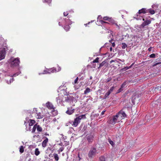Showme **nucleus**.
<instances>
[{"mask_svg": "<svg viewBox=\"0 0 161 161\" xmlns=\"http://www.w3.org/2000/svg\"><path fill=\"white\" fill-rule=\"evenodd\" d=\"M36 126L37 130L38 131L40 132L42 131V128L41 126H40L39 125H37Z\"/></svg>", "mask_w": 161, "mask_h": 161, "instance_id": "b1692460", "label": "nucleus"}, {"mask_svg": "<svg viewBox=\"0 0 161 161\" xmlns=\"http://www.w3.org/2000/svg\"><path fill=\"white\" fill-rule=\"evenodd\" d=\"M109 19V18L107 16L106 17H104L103 18V19L104 20H108Z\"/></svg>", "mask_w": 161, "mask_h": 161, "instance_id": "c03bdc74", "label": "nucleus"}, {"mask_svg": "<svg viewBox=\"0 0 161 161\" xmlns=\"http://www.w3.org/2000/svg\"><path fill=\"white\" fill-rule=\"evenodd\" d=\"M35 121L34 120L30 119L29 120V126H31L35 123Z\"/></svg>", "mask_w": 161, "mask_h": 161, "instance_id": "dca6fc26", "label": "nucleus"}, {"mask_svg": "<svg viewBox=\"0 0 161 161\" xmlns=\"http://www.w3.org/2000/svg\"><path fill=\"white\" fill-rule=\"evenodd\" d=\"M151 20H147L144 21L141 25V26L144 28L145 26L147 25L150 24Z\"/></svg>", "mask_w": 161, "mask_h": 161, "instance_id": "1a4fd4ad", "label": "nucleus"}, {"mask_svg": "<svg viewBox=\"0 0 161 161\" xmlns=\"http://www.w3.org/2000/svg\"><path fill=\"white\" fill-rule=\"evenodd\" d=\"M99 59V58L98 57L96 58L92 61V63H95L98 62Z\"/></svg>", "mask_w": 161, "mask_h": 161, "instance_id": "7c9ffc66", "label": "nucleus"}, {"mask_svg": "<svg viewBox=\"0 0 161 161\" xmlns=\"http://www.w3.org/2000/svg\"><path fill=\"white\" fill-rule=\"evenodd\" d=\"M79 78L78 77H77L76 79L74 81L75 84H77L78 83V80Z\"/></svg>", "mask_w": 161, "mask_h": 161, "instance_id": "ea45409f", "label": "nucleus"}, {"mask_svg": "<svg viewBox=\"0 0 161 161\" xmlns=\"http://www.w3.org/2000/svg\"><path fill=\"white\" fill-rule=\"evenodd\" d=\"M112 79L111 78H108L106 80V82L107 83L108 82H109Z\"/></svg>", "mask_w": 161, "mask_h": 161, "instance_id": "37998d69", "label": "nucleus"}, {"mask_svg": "<svg viewBox=\"0 0 161 161\" xmlns=\"http://www.w3.org/2000/svg\"><path fill=\"white\" fill-rule=\"evenodd\" d=\"M64 101L65 102L68 103L70 102L69 96H67L66 97H65Z\"/></svg>", "mask_w": 161, "mask_h": 161, "instance_id": "6ab92c4d", "label": "nucleus"}, {"mask_svg": "<svg viewBox=\"0 0 161 161\" xmlns=\"http://www.w3.org/2000/svg\"><path fill=\"white\" fill-rule=\"evenodd\" d=\"M56 71V70H52L51 72H52V73H53L55 71Z\"/></svg>", "mask_w": 161, "mask_h": 161, "instance_id": "052dcab7", "label": "nucleus"}, {"mask_svg": "<svg viewBox=\"0 0 161 161\" xmlns=\"http://www.w3.org/2000/svg\"><path fill=\"white\" fill-rule=\"evenodd\" d=\"M114 41V39H112L111 40H109V42L111 43H112V42Z\"/></svg>", "mask_w": 161, "mask_h": 161, "instance_id": "bf43d9fd", "label": "nucleus"}, {"mask_svg": "<svg viewBox=\"0 0 161 161\" xmlns=\"http://www.w3.org/2000/svg\"><path fill=\"white\" fill-rule=\"evenodd\" d=\"M86 118V117L85 114H82L78 116V117L75 119L72 125L75 127L77 126L78 124L80 123L81 119Z\"/></svg>", "mask_w": 161, "mask_h": 161, "instance_id": "f257e3e1", "label": "nucleus"}, {"mask_svg": "<svg viewBox=\"0 0 161 161\" xmlns=\"http://www.w3.org/2000/svg\"><path fill=\"white\" fill-rule=\"evenodd\" d=\"M58 24H59V26H61V25H62L60 24V22H59V23H58Z\"/></svg>", "mask_w": 161, "mask_h": 161, "instance_id": "338daca9", "label": "nucleus"}, {"mask_svg": "<svg viewBox=\"0 0 161 161\" xmlns=\"http://www.w3.org/2000/svg\"><path fill=\"white\" fill-rule=\"evenodd\" d=\"M120 120L124 118L126 116L125 113L122 110L120 111L117 114H116Z\"/></svg>", "mask_w": 161, "mask_h": 161, "instance_id": "423d86ee", "label": "nucleus"}, {"mask_svg": "<svg viewBox=\"0 0 161 161\" xmlns=\"http://www.w3.org/2000/svg\"><path fill=\"white\" fill-rule=\"evenodd\" d=\"M21 73L20 72H19L17 73H15V74H14L12 76V77H16V76L18 75L19 74Z\"/></svg>", "mask_w": 161, "mask_h": 161, "instance_id": "2f4dec72", "label": "nucleus"}, {"mask_svg": "<svg viewBox=\"0 0 161 161\" xmlns=\"http://www.w3.org/2000/svg\"><path fill=\"white\" fill-rule=\"evenodd\" d=\"M68 13L67 12H64V16H66L67 15H68Z\"/></svg>", "mask_w": 161, "mask_h": 161, "instance_id": "49530a36", "label": "nucleus"}, {"mask_svg": "<svg viewBox=\"0 0 161 161\" xmlns=\"http://www.w3.org/2000/svg\"><path fill=\"white\" fill-rule=\"evenodd\" d=\"M53 155L54 156V158L55 160L58 161L59 159V158L58 155L56 153H54Z\"/></svg>", "mask_w": 161, "mask_h": 161, "instance_id": "393cba45", "label": "nucleus"}, {"mask_svg": "<svg viewBox=\"0 0 161 161\" xmlns=\"http://www.w3.org/2000/svg\"><path fill=\"white\" fill-rule=\"evenodd\" d=\"M99 21L101 22V24H102L103 25L104 24H108V22L104 21L103 20H100Z\"/></svg>", "mask_w": 161, "mask_h": 161, "instance_id": "e433bc0d", "label": "nucleus"}, {"mask_svg": "<svg viewBox=\"0 0 161 161\" xmlns=\"http://www.w3.org/2000/svg\"><path fill=\"white\" fill-rule=\"evenodd\" d=\"M108 141L109 143L111 144L113 147H114V142L112 141L110 139L108 138Z\"/></svg>", "mask_w": 161, "mask_h": 161, "instance_id": "412c9836", "label": "nucleus"}, {"mask_svg": "<svg viewBox=\"0 0 161 161\" xmlns=\"http://www.w3.org/2000/svg\"><path fill=\"white\" fill-rule=\"evenodd\" d=\"M121 88L120 89L118 90V92H120V90H121Z\"/></svg>", "mask_w": 161, "mask_h": 161, "instance_id": "774afa93", "label": "nucleus"}, {"mask_svg": "<svg viewBox=\"0 0 161 161\" xmlns=\"http://www.w3.org/2000/svg\"><path fill=\"white\" fill-rule=\"evenodd\" d=\"M99 116V114H96L94 115L93 116L95 118H97Z\"/></svg>", "mask_w": 161, "mask_h": 161, "instance_id": "de8ad7c7", "label": "nucleus"}, {"mask_svg": "<svg viewBox=\"0 0 161 161\" xmlns=\"http://www.w3.org/2000/svg\"><path fill=\"white\" fill-rule=\"evenodd\" d=\"M64 147H61L59 149V151H60L61 152H62L63 151V150H64Z\"/></svg>", "mask_w": 161, "mask_h": 161, "instance_id": "a19ab883", "label": "nucleus"}, {"mask_svg": "<svg viewBox=\"0 0 161 161\" xmlns=\"http://www.w3.org/2000/svg\"><path fill=\"white\" fill-rule=\"evenodd\" d=\"M93 136L92 135H90L88 136L87 137V140L88 142H91L93 140Z\"/></svg>", "mask_w": 161, "mask_h": 161, "instance_id": "4468645a", "label": "nucleus"}, {"mask_svg": "<svg viewBox=\"0 0 161 161\" xmlns=\"http://www.w3.org/2000/svg\"><path fill=\"white\" fill-rule=\"evenodd\" d=\"M65 145L66 146H67V145H68L69 144V143L68 142H67L66 143H65Z\"/></svg>", "mask_w": 161, "mask_h": 161, "instance_id": "e2e57ef3", "label": "nucleus"}, {"mask_svg": "<svg viewBox=\"0 0 161 161\" xmlns=\"http://www.w3.org/2000/svg\"><path fill=\"white\" fill-rule=\"evenodd\" d=\"M106 62L105 61H103V62H102L101 63H100L99 64V67L98 68L99 69L100 68H101L102 66H103V65H105V64H106Z\"/></svg>", "mask_w": 161, "mask_h": 161, "instance_id": "5701e85b", "label": "nucleus"}, {"mask_svg": "<svg viewBox=\"0 0 161 161\" xmlns=\"http://www.w3.org/2000/svg\"><path fill=\"white\" fill-rule=\"evenodd\" d=\"M13 80H14V79L13 78L11 79H10V83H11V81L12 82L13 81Z\"/></svg>", "mask_w": 161, "mask_h": 161, "instance_id": "5fc2aeb1", "label": "nucleus"}, {"mask_svg": "<svg viewBox=\"0 0 161 161\" xmlns=\"http://www.w3.org/2000/svg\"><path fill=\"white\" fill-rule=\"evenodd\" d=\"M148 10L149 12L152 14H154L155 13L154 10H152L151 9H149Z\"/></svg>", "mask_w": 161, "mask_h": 161, "instance_id": "c756f323", "label": "nucleus"}, {"mask_svg": "<svg viewBox=\"0 0 161 161\" xmlns=\"http://www.w3.org/2000/svg\"><path fill=\"white\" fill-rule=\"evenodd\" d=\"M97 153H98L96 148L94 147H92L88 153V156L89 158L92 159L96 155Z\"/></svg>", "mask_w": 161, "mask_h": 161, "instance_id": "f03ea898", "label": "nucleus"}, {"mask_svg": "<svg viewBox=\"0 0 161 161\" xmlns=\"http://www.w3.org/2000/svg\"><path fill=\"white\" fill-rule=\"evenodd\" d=\"M44 117L43 115H42L40 112L37 113L36 118L37 119H41Z\"/></svg>", "mask_w": 161, "mask_h": 161, "instance_id": "2eb2a0df", "label": "nucleus"}, {"mask_svg": "<svg viewBox=\"0 0 161 161\" xmlns=\"http://www.w3.org/2000/svg\"><path fill=\"white\" fill-rule=\"evenodd\" d=\"M6 55V49L3 48L0 49V60L4 58Z\"/></svg>", "mask_w": 161, "mask_h": 161, "instance_id": "39448f33", "label": "nucleus"}, {"mask_svg": "<svg viewBox=\"0 0 161 161\" xmlns=\"http://www.w3.org/2000/svg\"><path fill=\"white\" fill-rule=\"evenodd\" d=\"M46 106L47 107L50 109H54V108L53 107V105L51 103L48 102L46 103Z\"/></svg>", "mask_w": 161, "mask_h": 161, "instance_id": "9d476101", "label": "nucleus"}, {"mask_svg": "<svg viewBox=\"0 0 161 161\" xmlns=\"http://www.w3.org/2000/svg\"><path fill=\"white\" fill-rule=\"evenodd\" d=\"M92 76H91L90 77V80H92Z\"/></svg>", "mask_w": 161, "mask_h": 161, "instance_id": "69168bd1", "label": "nucleus"}, {"mask_svg": "<svg viewBox=\"0 0 161 161\" xmlns=\"http://www.w3.org/2000/svg\"><path fill=\"white\" fill-rule=\"evenodd\" d=\"M105 111H103L101 113V114L102 115L103 114H104V113L105 112Z\"/></svg>", "mask_w": 161, "mask_h": 161, "instance_id": "864d4df0", "label": "nucleus"}, {"mask_svg": "<svg viewBox=\"0 0 161 161\" xmlns=\"http://www.w3.org/2000/svg\"><path fill=\"white\" fill-rule=\"evenodd\" d=\"M58 145L60 146H62L63 145V143L62 142H60L59 143Z\"/></svg>", "mask_w": 161, "mask_h": 161, "instance_id": "680f3d73", "label": "nucleus"}, {"mask_svg": "<svg viewBox=\"0 0 161 161\" xmlns=\"http://www.w3.org/2000/svg\"><path fill=\"white\" fill-rule=\"evenodd\" d=\"M110 93H111V92L110 91H108V92H107V93H106V94L105 95V97H107L109 95Z\"/></svg>", "mask_w": 161, "mask_h": 161, "instance_id": "72a5a7b5", "label": "nucleus"}, {"mask_svg": "<svg viewBox=\"0 0 161 161\" xmlns=\"http://www.w3.org/2000/svg\"><path fill=\"white\" fill-rule=\"evenodd\" d=\"M112 47H114L115 46V43L114 42H113V43H112Z\"/></svg>", "mask_w": 161, "mask_h": 161, "instance_id": "3c124183", "label": "nucleus"}, {"mask_svg": "<svg viewBox=\"0 0 161 161\" xmlns=\"http://www.w3.org/2000/svg\"><path fill=\"white\" fill-rule=\"evenodd\" d=\"M150 58H155V54L154 53H153L152 54H151L150 56H149Z\"/></svg>", "mask_w": 161, "mask_h": 161, "instance_id": "4c0bfd02", "label": "nucleus"}, {"mask_svg": "<svg viewBox=\"0 0 161 161\" xmlns=\"http://www.w3.org/2000/svg\"><path fill=\"white\" fill-rule=\"evenodd\" d=\"M110 159V158L107 156H101L99 158V161H109Z\"/></svg>", "mask_w": 161, "mask_h": 161, "instance_id": "0eeeda50", "label": "nucleus"}, {"mask_svg": "<svg viewBox=\"0 0 161 161\" xmlns=\"http://www.w3.org/2000/svg\"><path fill=\"white\" fill-rule=\"evenodd\" d=\"M115 25H116V26H117V27H118V29H120L119 26L117 24H115Z\"/></svg>", "mask_w": 161, "mask_h": 161, "instance_id": "13d9d810", "label": "nucleus"}, {"mask_svg": "<svg viewBox=\"0 0 161 161\" xmlns=\"http://www.w3.org/2000/svg\"><path fill=\"white\" fill-rule=\"evenodd\" d=\"M131 67V65L129 67L126 66V67H125L121 69H120V71H125L129 69V68H130Z\"/></svg>", "mask_w": 161, "mask_h": 161, "instance_id": "a211bd4d", "label": "nucleus"}, {"mask_svg": "<svg viewBox=\"0 0 161 161\" xmlns=\"http://www.w3.org/2000/svg\"><path fill=\"white\" fill-rule=\"evenodd\" d=\"M57 103L58 104H60L62 105L63 104V101L61 99L60 97H58L57 98Z\"/></svg>", "mask_w": 161, "mask_h": 161, "instance_id": "ddd939ff", "label": "nucleus"}, {"mask_svg": "<svg viewBox=\"0 0 161 161\" xmlns=\"http://www.w3.org/2000/svg\"><path fill=\"white\" fill-rule=\"evenodd\" d=\"M75 109L71 107L68 108V110L66 111V113L69 115L72 114L74 112Z\"/></svg>", "mask_w": 161, "mask_h": 161, "instance_id": "6e6552de", "label": "nucleus"}, {"mask_svg": "<svg viewBox=\"0 0 161 161\" xmlns=\"http://www.w3.org/2000/svg\"><path fill=\"white\" fill-rule=\"evenodd\" d=\"M146 9L145 8H142V9L139 10L138 11V13H137V16H138V14H140L141 13L145 14L146 13V12L145 11Z\"/></svg>", "mask_w": 161, "mask_h": 161, "instance_id": "f8f14e48", "label": "nucleus"}, {"mask_svg": "<svg viewBox=\"0 0 161 161\" xmlns=\"http://www.w3.org/2000/svg\"><path fill=\"white\" fill-rule=\"evenodd\" d=\"M120 120V119H119L117 115L116 114L110 120L109 123L110 124L114 125L116 123L119 122Z\"/></svg>", "mask_w": 161, "mask_h": 161, "instance_id": "20e7f679", "label": "nucleus"}, {"mask_svg": "<svg viewBox=\"0 0 161 161\" xmlns=\"http://www.w3.org/2000/svg\"><path fill=\"white\" fill-rule=\"evenodd\" d=\"M88 97L90 98V100L92 101V97H91L90 96H89Z\"/></svg>", "mask_w": 161, "mask_h": 161, "instance_id": "6e6d98bb", "label": "nucleus"}, {"mask_svg": "<svg viewBox=\"0 0 161 161\" xmlns=\"http://www.w3.org/2000/svg\"><path fill=\"white\" fill-rule=\"evenodd\" d=\"M33 111L34 113H35L36 114H37V113H38L37 112V108H33Z\"/></svg>", "mask_w": 161, "mask_h": 161, "instance_id": "79ce46f5", "label": "nucleus"}, {"mask_svg": "<svg viewBox=\"0 0 161 161\" xmlns=\"http://www.w3.org/2000/svg\"><path fill=\"white\" fill-rule=\"evenodd\" d=\"M36 124L35 125L33 128V129H32V131H31V132L32 133H34L35 132V130H36Z\"/></svg>", "mask_w": 161, "mask_h": 161, "instance_id": "c85d7f7f", "label": "nucleus"}, {"mask_svg": "<svg viewBox=\"0 0 161 161\" xmlns=\"http://www.w3.org/2000/svg\"><path fill=\"white\" fill-rule=\"evenodd\" d=\"M24 151V149L23 147L22 146H21L19 148V152L20 153H22Z\"/></svg>", "mask_w": 161, "mask_h": 161, "instance_id": "cd10ccee", "label": "nucleus"}, {"mask_svg": "<svg viewBox=\"0 0 161 161\" xmlns=\"http://www.w3.org/2000/svg\"><path fill=\"white\" fill-rule=\"evenodd\" d=\"M69 98H70V102L71 101L72 102H73V101H74V97L72 96H69Z\"/></svg>", "mask_w": 161, "mask_h": 161, "instance_id": "f704fd0d", "label": "nucleus"}, {"mask_svg": "<svg viewBox=\"0 0 161 161\" xmlns=\"http://www.w3.org/2000/svg\"><path fill=\"white\" fill-rule=\"evenodd\" d=\"M51 0H43V2H46L48 3H51Z\"/></svg>", "mask_w": 161, "mask_h": 161, "instance_id": "58836bf2", "label": "nucleus"}, {"mask_svg": "<svg viewBox=\"0 0 161 161\" xmlns=\"http://www.w3.org/2000/svg\"><path fill=\"white\" fill-rule=\"evenodd\" d=\"M115 62V60H111V61H110V64L112 63L113 62Z\"/></svg>", "mask_w": 161, "mask_h": 161, "instance_id": "4d7b16f0", "label": "nucleus"}, {"mask_svg": "<svg viewBox=\"0 0 161 161\" xmlns=\"http://www.w3.org/2000/svg\"><path fill=\"white\" fill-rule=\"evenodd\" d=\"M112 47H110V51H112Z\"/></svg>", "mask_w": 161, "mask_h": 161, "instance_id": "0e129e2a", "label": "nucleus"}, {"mask_svg": "<svg viewBox=\"0 0 161 161\" xmlns=\"http://www.w3.org/2000/svg\"><path fill=\"white\" fill-rule=\"evenodd\" d=\"M91 91V90L89 88H87L85 90L84 92V94H86L90 92Z\"/></svg>", "mask_w": 161, "mask_h": 161, "instance_id": "4be33fe9", "label": "nucleus"}, {"mask_svg": "<svg viewBox=\"0 0 161 161\" xmlns=\"http://www.w3.org/2000/svg\"><path fill=\"white\" fill-rule=\"evenodd\" d=\"M161 63L160 62H158V63H155L153 64V66H156V65H157L160 64Z\"/></svg>", "mask_w": 161, "mask_h": 161, "instance_id": "09e8293b", "label": "nucleus"}, {"mask_svg": "<svg viewBox=\"0 0 161 161\" xmlns=\"http://www.w3.org/2000/svg\"><path fill=\"white\" fill-rule=\"evenodd\" d=\"M126 82H124L123 84H122V85H121V87L122 88H123L124 87H125V86H126Z\"/></svg>", "mask_w": 161, "mask_h": 161, "instance_id": "c9c22d12", "label": "nucleus"}, {"mask_svg": "<svg viewBox=\"0 0 161 161\" xmlns=\"http://www.w3.org/2000/svg\"><path fill=\"white\" fill-rule=\"evenodd\" d=\"M152 47H150V48H148V50L149 51H151V49H152Z\"/></svg>", "mask_w": 161, "mask_h": 161, "instance_id": "603ef678", "label": "nucleus"}, {"mask_svg": "<svg viewBox=\"0 0 161 161\" xmlns=\"http://www.w3.org/2000/svg\"><path fill=\"white\" fill-rule=\"evenodd\" d=\"M64 28L65 30H66V31H68L69 30L70 27L69 25H66L64 26Z\"/></svg>", "mask_w": 161, "mask_h": 161, "instance_id": "bb28decb", "label": "nucleus"}, {"mask_svg": "<svg viewBox=\"0 0 161 161\" xmlns=\"http://www.w3.org/2000/svg\"><path fill=\"white\" fill-rule=\"evenodd\" d=\"M50 72L49 71H47L46 70H44L42 73L41 74L39 73V75H40L41 74H50Z\"/></svg>", "mask_w": 161, "mask_h": 161, "instance_id": "473e14b6", "label": "nucleus"}, {"mask_svg": "<svg viewBox=\"0 0 161 161\" xmlns=\"http://www.w3.org/2000/svg\"><path fill=\"white\" fill-rule=\"evenodd\" d=\"M64 20L65 21V24L71 25L72 24V21L69 19H64Z\"/></svg>", "mask_w": 161, "mask_h": 161, "instance_id": "f3484780", "label": "nucleus"}, {"mask_svg": "<svg viewBox=\"0 0 161 161\" xmlns=\"http://www.w3.org/2000/svg\"><path fill=\"white\" fill-rule=\"evenodd\" d=\"M122 48L123 49H125L127 46V44H126L125 43H122Z\"/></svg>", "mask_w": 161, "mask_h": 161, "instance_id": "a878e982", "label": "nucleus"}, {"mask_svg": "<svg viewBox=\"0 0 161 161\" xmlns=\"http://www.w3.org/2000/svg\"><path fill=\"white\" fill-rule=\"evenodd\" d=\"M114 89V87H113V86L112 87H111V88L110 89V90L109 91H110L111 92L113 91V90Z\"/></svg>", "mask_w": 161, "mask_h": 161, "instance_id": "8fccbe9b", "label": "nucleus"}, {"mask_svg": "<svg viewBox=\"0 0 161 161\" xmlns=\"http://www.w3.org/2000/svg\"><path fill=\"white\" fill-rule=\"evenodd\" d=\"M48 140V138L46 137L45 139L43 141L42 143V146L43 147H45L46 146Z\"/></svg>", "mask_w": 161, "mask_h": 161, "instance_id": "9b49d317", "label": "nucleus"}, {"mask_svg": "<svg viewBox=\"0 0 161 161\" xmlns=\"http://www.w3.org/2000/svg\"><path fill=\"white\" fill-rule=\"evenodd\" d=\"M19 58H15L11 59V65L12 67H14L19 65L20 63Z\"/></svg>", "mask_w": 161, "mask_h": 161, "instance_id": "7ed1b4c3", "label": "nucleus"}, {"mask_svg": "<svg viewBox=\"0 0 161 161\" xmlns=\"http://www.w3.org/2000/svg\"><path fill=\"white\" fill-rule=\"evenodd\" d=\"M158 5H155V4H154V5H153L152 6V7L153 8H158Z\"/></svg>", "mask_w": 161, "mask_h": 161, "instance_id": "a18cd8bd", "label": "nucleus"}, {"mask_svg": "<svg viewBox=\"0 0 161 161\" xmlns=\"http://www.w3.org/2000/svg\"><path fill=\"white\" fill-rule=\"evenodd\" d=\"M40 153L39 151V149L38 148H36L35 149V154L36 156H38L40 154Z\"/></svg>", "mask_w": 161, "mask_h": 161, "instance_id": "aec40b11", "label": "nucleus"}]
</instances>
